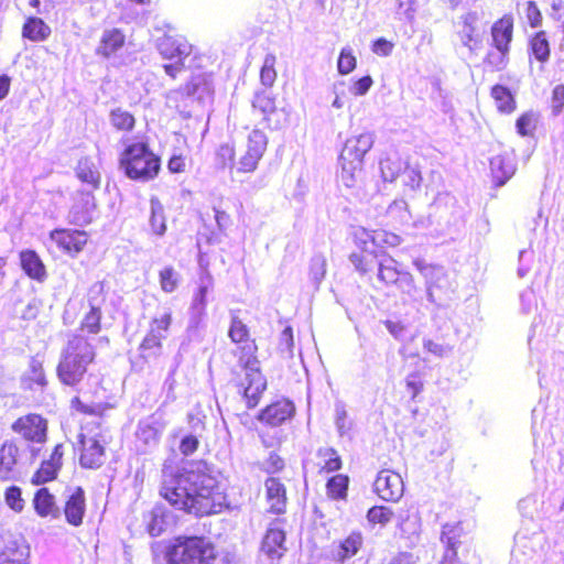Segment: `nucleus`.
Wrapping results in <instances>:
<instances>
[{
    "instance_id": "obj_17",
    "label": "nucleus",
    "mask_w": 564,
    "mask_h": 564,
    "mask_svg": "<svg viewBox=\"0 0 564 564\" xmlns=\"http://www.w3.org/2000/svg\"><path fill=\"white\" fill-rule=\"evenodd\" d=\"M295 411V405L291 400L281 398L264 406L258 413L257 420L267 426L278 427L290 421L294 416Z\"/></svg>"
},
{
    "instance_id": "obj_5",
    "label": "nucleus",
    "mask_w": 564,
    "mask_h": 564,
    "mask_svg": "<svg viewBox=\"0 0 564 564\" xmlns=\"http://www.w3.org/2000/svg\"><path fill=\"white\" fill-rule=\"evenodd\" d=\"M218 557L216 544L205 535L178 534L164 547L166 564H215Z\"/></svg>"
},
{
    "instance_id": "obj_44",
    "label": "nucleus",
    "mask_w": 564,
    "mask_h": 564,
    "mask_svg": "<svg viewBox=\"0 0 564 564\" xmlns=\"http://www.w3.org/2000/svg\"><path fill=\"white\" fill-rule=\"evenodd\" d=\"M215 163L217 166L225 169L227 166L235 170L236 165V149L234 143H221L214 153Z\"/></svg>"
},
{
    "instance_id": "obj_10",
    "label": "nucleus",
    "mask_w": 564,
    "mask_h": 564,
    "mask_svg": "<svg viewBox=\"0 0 564 564\" xmlns=\"http://www.w3.org/2000/svg\"><path fill=\"white\" fill-rule=\"evenodd\" d=\"M268 147L267 135L259 129H253L247 137V140L240 150L235 171L238 174L253 173L258 166Z\"/></svg>"
},
{
    "instance_id": "obj_11",
    "label": "nucleus",
    "mask_w": 564,
    "mask_h": 564,
    "mask_svg": "<svg viewBox=\"0 0 564 564\" xmlns=\"http://www.w3.org/2000/svg\"><path fill=\"white\" fill-rule=\"evenodd\" d=\"M371 147L372 139L369 134H359L347 139L339 155L343 173H346L349 178H354L356 172L362 170L364 158Z\"/></svg>"
},
{
    "instance_id": "obj_23",
    "label": "nucleus",
    "mask_w": 564,
    "mask_h": 564,
    "mask_svg": "<svg viewBox=\"0 0 564 564\" xmlns=\"http://www.w3.org/2000/svg\"><path fill=\"white\" fill-rule=\"evenodd\" d=\"M364 535L358 530H352L345 538L340 539L333 547V560L337 563H345L356 556L364 546Z\"/></svg>"
},
{
    "instance_id": "obj_32",
    "label": "nucleus",
    "mask_w": 564,
    "mask_h": 564,
    "mask_svg": "<svg viewBox=\"0 0 564 564\" xmlns=\"http://www.w3.org/2000/svg\"><path fill=\"white\" fill-rule=\"evenodd\" d=\"M315 466L319 475L336 473L343 467V459L334 447H321L315 454Z\"/></svg>"
},
{
    "instance_id": "obj_54",
    "label": "nucleus",
    "mask_w": 564,
    "mask_h": 564,
    "mask_svg": "<svg viewBox=\"0 0 564 564\" xmlns=\"http://www.w3.org/2000/svg\"><path fill=\"white\" fill-rule=\"evenodd\" d=\"M550 108L554 116H558L564 110V84L555 85L551 93Z\"/></svg>"
},
{
    "instance_id": "obj_31",
    "label": "nucleus",
    "mask_w": 564,
    "mask_h": 564,
    "mask_svg": "<svg viewBox=\"0 0 564 564\" xmlns=\"http://www.w3.org/2000/svg\"><path fill=\"white\" fill-rule=\"evenodd\" d=\"M32 505L35 513L41 518H57L59 509L54 495L46 487L39 488L33 496Z\"/></svg>"
},
{
    "instance_id": "obj_25",
    "label": "nucleus",
    "mask_w": 564,
    "mask_h": 564,
    "mask_svg": "<svg viewBox=\"0 0 564 564\" xmlns=\"http://www.w3.org/2000/svg\"><path fill=\"white\" fill-rule=\"evenodd\" d=\"M63 512L68 524L73 527H79L83 524L86 513V496L82 487H76L67 497Z\"/></svg>"
},
{
    "instance_id": "obj_57",
    "label": "nucleus",
    "mask_w": 564,
    "mask_h": 564,
    "mask_svg": "<svg viewBox=\"0 0 564 564\" xmlns=\"http://www.w3.org/2000/svg\"><path fill=\"white\" fill-rule=\"evenodd\" d=\"M476 21V17L474 14H467L464 18V42L466 45H469L470 42H477L478 33L476 31V28L474 26V23Z\"/></svg>"
},
{
    "instance_id": "obj_26",
    "label": "nucleus",
    "mask_w": 564,
    "mask_h": 564,
    "mask_svg": "<svg viewBox=\"0 0 564 564\" xmlns=\"http://www.w3.org/2000/svg\"><path fill=\"white\" fill-rule=\"evenodd\" d=\"M514 32V18L511 13H506L497 19L491 28V44L490 46H500L511 50Z\"/></svg>"
},
{
    "instance_id": "obj_56",
    "label": "nucleus",
    "mask_w": 564,
    "mask_h": 564,
    "mask_svg": "<svg viewBox=\"0 0 564 564\" xmlns=\"http://www.w3.org/2000/svg\"><path fill=\"white\" fill-rule=\"evenodd\" d=\"M30 370L32 376L29 377L30 386L35 383L37 386L44 387L46 386V376L44 372L43 365L40 361L32 360L30 365Z\"/></svg>"
},
{
    "instance_id": "obj_58",
    "label": "nucleus",
    "mask_w": 564,
    "mask_h": 564,
    "mask_svg": "<svg viewBox=\"0 0 564 564\" xmlns=\"http://www.w3.org/2000/svg\"><path fill=\"white\" fill-rule=\"evenodd\" d=\"M293 347V329L291 326H286L279 336V348L282 352L292 354Z\"/></svg>"
},
{
    "instance_id": "obj_8",
    "label": "nucleus",
    "mask_w": 564,
    "mask_h": 564,
    "mask_svg": "<svg viewBox=\"0 0 564 564\" xmlns=\"http://www.w3.org/2000/svg\"><path fill=\"white\" fill-rule=\"evenodd\" d=\"M376 264L378 281L386 288L393 286L404 294H411L415 290L412 274L393 257L383 256L379 261L376 259Z\"/></svg>"
},
{
    "instance_id": "obj_4",
    "label": "nucleus",
    "mask_w": 564,
    "mask_h": 564,
    "mask_svg": "<svg viewBox=\"0 0 564 564\" xmlns=\"http://www.w3.org/2000/svg\"><path fill=\"white\" fill-rule=\"evenodd\" d=\"M96 359V350L88 337L74 334L65 345L56 367L59 381L68 387H78Z\"/></svg>"
},
{
    "instance_id": "obj_35",
    "label": "nucleus",
    "mask_w": 564,
    "mask_h": 564,
    "mask_svg": "<svg viewBox=\"0 0 564 564\" xmlns=\"http://www.w3.org/2000/svg\"><path fill=\"white\" fill-rule=\"evenodd\" d=\"M126 42V36L119 29H111L105 31L102 34L99 45L97 47V54L102 57L112 56L118 50H120Z\"/></svg>"
},
{
    "instance_id": "obj_19",
    "label": "nucleus",
    "mask_w": 564,
    "mask_h": 564,
    "mask_svg": "<svg viewBox=\"0 0 564 564\" xmlns=\"http://www.w3.org/2000/svg\"><path fill=\"white\" fill-rule=\"evenodd\" d=\"M252 109L262 116L268 128L275 129L281 126L283 110L276 106L275 97L267 91H257L252 99Z\"/></svg>"
},
{
    "instance_id": "obj_2",
    "label": "nucleus",
    "mask_w": 564,
    "mask_h": 564,
    "mask_svg": "<svg viewBox=\"0 0 564 564\" xmlns=\"http://www.w3.org/2000/svg\"><path fill=\"white\" fill-rule=\"evenodd\" d=\"M228 337L235 345L232 355L241 371L238 387L247 408L253 409L260 403L267 390V378L258 357V345L251 337L248 326L238 316L231 317Z\"/></svg>"
},
{
    "instance_id": "obj_15",
    "label": "nucleus",
    "mask_w": 564,
    "mask_h": 564,
    "mask_svg": "<svg viewBox=\"0 0 564 564\" xmlns=\"http://www.w3.org/2000/svg\"><path fill=\"white\" fill-rule=\"evenodd\" d=\"M527 55L531 70H545L552 55L550 37L545 30H539L528 37Z\"/></svg>"
},
{
    "instance_id": "obj_6",
    "label": "nucleus",
    "mask_w": 564,
    "mask_h": 564,
    "mask_svg": "<svg viewBox=\"0 0 564 564\" xmlns=\"http://www.w3.org/2000/svg\"><path fill=\"white\" fill-rule=\"evenodd\" d=\"M118 162L119 167L131 181L149 182L161 171V159L152 150L147 137L126 143Z\"/></svg>"
},
{
    "instance_id": "obj_39",
    "label": "nucleus",
    "mask_w": 564,
    "mask_h": 564,
    "mask_svg": "<svg viewBox=\"0 0 564 564\" xmlns=\"http://www.w3.org/2000/svg\"><path fill=\"white\" fill-rule=\"evenodd\" d=\"M510 51L506 47L491 46L482 59L485 67L491 73L502 72L509 64Z\"/></svg>"
},
{
    "instance_id": "obj_28",
    "label": "nucleus",
    "mask_w": 564,
    "mask_h": 564,
    "mask_svg": "<svg viewBox=\"0 0 564 564\" xmlns=\"http://www.w3.org/2000/svg\"><path fill=\"white\" fill-rule=\"evenodd\" d=\"M261 551L270 558H281L286 551L285 532L282 528L270 525L262 539Z\"/></svg>"
},
{
    "instance_id": "obj_52",
    "label": "nucleus",
    "mask_w": 564,
    "mask_h": 564,
    "mask_svg": "<svg viewBox=\"0 0 564 564\" xmlns=\"http://www.w3.org/2000/svg\"><path fill=\"white\" fill-rule=\"evenodd\" d=\"M357 66V58L350 48H343L337 61V69L340 75L350 74Z\"/></svg>"
},
{
    "instance_id": "obj_22",
    "label": "nucleus",
    "mask_w": 564,
    "mask_h": 564,
    "mask_svg": "<svg viewBox=\"0 0 564 564\" xmlns=\"http://www.w3.org/2000/svg\"><path fill=\"white\" fill-rule=\"evenodd\" d=\"M268 512L284 514L288 507V492L285 485L278 477H268L264 481Z\"/></svg>"
},
{
    "instance_id": "obj_62",
    "label": "nucleus",
    "mask_w": 564,
    "mask_h": 564,
    "mask_svg": "<svg viewBox=\"0 0 564 564\" xmlns=\"http://www.w3.org/2000/svg\"><path fill=\"white\" fill-rule=\"evenodd\" d=\"M198 446H199V441L196 436L186 435L182 438V441L180 443V452L184 456H189L198 449Z\"/></svg>"
},
{
    "instance_id": "obj_50",
    "label": "nucleus",
    "mask_w": 564,
    "mask_h": 564,
    "mask_svg": "<svg viewBox=\"0 0 564 564\" xmlns=\"http://www.w3.org/2000/svg\"><path fill=\"white\" fill-rule=\"evenodd\" d=\"M172 324V313L166 312L161 316L153 317L150 322L148 333L165 338Z\"/></svg>"
},
{
    "instance_id": "obj_47",
    "label": "nucleus",
    "mask_w": 564,
    "mask_h": 564,
    "mask_svg": "<svg viewBox=\"0 0 564 564\" xmlns=\"http://www.w3.org/2000/svg\"><path fill=\"white\" fill-rule=\"evenodd\" d=\"M425 365H422L415 371L409 373L405 378V387L411 395V399H415L424 388L425 378Z\"/></svg>"
},
{
    "instance_id": "obj_18",
    "label": "nucleus",
    "mask_w": 564,
    "mask_h": 564,
    "mask_svg": "<svg viewBox=\"0 0 564 564\" xmlns=\"http://www.w3.org/2000/svg\"><path fill=\"white\" fill-rule=\"evenodd\" d=\"M64 445L56 444L50 457L43 459L37 469L32 474L30 482L33 486H42L57 479L63 466Z\"/></svg>"
},
{
    "instance_id": "obj_37",
    "label": "nucleus",
    "mask_w": 564,
    "mask_h": 564,
    "mask_svg": "<svg viewBox=\"0 0 564 564\" xmlns=\"http://www.w3.org/2000/svg\"><path fill=\"white\" fill-rule=\"evenodd\" d=\"M387 225L394 229L408 227L411 221V213L404 202H393L386 212Z\"/></svg>"
},
{
    "instance_id": "obj_43",
    "label": "nucleus",
    "mask_w": 564,
    "mask_h": 564,
    "mask_svg": "<svg viewBox=\"0 0 564 564\" xmlns=\"http://www.w3.org/2000/svg\"><path fill=\"white\" fill-rule=\"evenodd\" d=\"M394 512L390 507L383 505L372 506L368 509L366 518L371 527H387L393 519Z\"/></svg>"
},
{
    "instance_id": "obj_27",
    "label": "nucleus",
    "mask_w": 564,
    "mask_h": 564,
    "mask_svg": "<svg viewBox=\"0 0 564 564\" xmlns=\"http://www.w3.org/2000/svg\"><path fill=\"white\" fill-rule=\"evenodd\" d=\"M489 95L499 115L510 116L517 110L516 94L506 85L494 84L490 87Z\"/></svg>"
},
{
    "instance_id": "obj_41",
    "label": "nucleus",
    "mask_w": 564,
    "mask_h": 564,
    "mask_svg": "<svg viewBox=\"0 0 564 564\" xmlns=\"http://www.w3.org/2000/svg\"><path fill=\"white\" fill-rule=\"evenodd\" d=\"M76 176L83 183H87L93 189H97L100 186V173L88 159L78 161L76 166Z\"/></svg>"
},
{
    "instance_id": "obj_63",
    "label": "nucleus",
    "mask_w": 564,
    "mask_h": 564,
    "mask_svg": "<svg viewBox=\"0 0 564 564\" xmlns=\"http://www.w3.org/2000/svg\"><path fill=\"white\" fill-rule=\"evenodd\" d=\"M167 170L173 174L184 173L186 170V156L173 154L167 161Z\"/></svg>"
},
{
    "instance_id": "obj_61",
    "label": "nucleus",
    "mask_w": 564,
    "mask_h": 564,
    "mask_svg": "<svg viewBox=\"0 0 564 564\" xmlns=\"http://www.w3.org/2000/svg\"><path fill=\"white\" fill-rule=\"evenodd\" d=\"M210 284L199 285L193 296V308L195 311H204L207 304V293L209 291Z\"/></svg>"
},
{
    "instance_id": "obj_53",
    "label": "nucleus",
    "mask_w": 564,
    "mask_h": 564,
    "mask_svg": "<svg viewBox=\"0 0 564 564\" xmlns=\"http://www.w3.org/2000/svg\"><path fill=\"white\" fill-rule=\"evenodd\" d=\"M524 12L530 28L536 29L542 25L543 15L535 1L529 0L525 4Z\"/></svg>"
},
{
    "instance_id": "obj_38",
    "label": "nucleus",
    "mask_w": 564,
    "mask_h": 564,
    "mask_svg": "<svg viewBox=\"0 0 564 564\" xmlns=\"http://www.w3.org/2000/svg\"><path fill=\"white\" fill-rule=\"evenodd\" d=\"M514 174V167L505 158L498 155L490 160V175L495 187L505 185Z\"/></svg>"
},
{
    "instance_id": "obj_16",
    "label": "nucleus",
    "mask_w": 564,
    "mask_h": 564,
    "mask_svg": "<svg viewBox=\"0 0 564 564\" xmlns=\"http://www.w3.org/2000/svg\"><path fill=\"white\" fill-rule=\"evenodd\" d=\"M460 523H446L442 528L441 542L444 544V554L441 564H468L466 555L458 556L457 547L463 535Z\"/></svg>"
},
{
    "instance_id": "obj_12",
    "label": "nucleus",
    "mask_w": 564,
    "mask_h": 564,
    "mask_svg": "<svg viewBox=\"0 0 564 564\" xmlns=\"http://www.w3.org/2000/svg\"><path fill=\"white\" fill-rule=\"evenodd\" d=\"M107 299V291L104 282L94 283L87 291L89 311L83 316L79 329L89 335H97L102 329L101 305Z\"/></svg>"
},
{
    "instance_id": "obj_40",
    "label": "nucleus",
    "mask_w": 564,
    "mask_h": 564,
    "mask_svg": "<svg viewBox=\"0 0 564 564\" xmlns=\"http://www.w3.org/2000/svg\"><path fill=\"white\" fill-rule=\"evenodd\" d=\"M163 339L164 338L160 336L147 332L145 336L139 345L140 358L144 361H149L150 359L159 357L162 352Z\"/></svg>"
},
{
    "instance_id": "obj_33",
    "label": "nucleus",
    "mask_w": 564,
    "mask_h": 564,
    "mask_svg": "<svg viewBox=\"0 0 564 564\" xmlns=\"http://www.w3.org/2000/svg\"><path fill=\"white\" fill-rule=\"evenodd\" d=\"M52 34L51 26L39 17H28L22 25L21 35L31 42H44Z\"/></svg>"
},
{
    "instance_id": "obj_7",
    "label": "nucleus",
    "mask_w": 564,
    "mask_h": 564,
    "mask_svg": "<svg viewBox=\"0 0 564 564\" xmlns=\"http://www.w3.org/2000/svg\"><path fill=\"white\" fill-rule=\"evenodd\" d=\"M158 48L163 58L171 61L163 66L165 73L172 78L186 68L185 61L192 56L189 68L202 69L204 65L202 61L205 56L198 52H194L193 44L183 34L175 32H166L160 39Z\"/></svg>"
},
{
    "instance_id": "obj_21",
    "label": "nucleus",
    "mask_w": 564,
    "mask_h": 564,
    "mask_svg": "<svg viewBox=\"0 0 564 564\" xmlns=\"http://www.w3.org/2000/svg\"><path fill=\"white\" fill-rule=\"evenodd\" d=\"M375 491L384 501H397L403 494V481L399 474L381 470L375 480Z\"/></svg>"
},
{
    "instance_id": "obj_30",
    "label": "nucleus",
    "mask_w": 564,
    "mask_h": 564,
    "mask_svg": "<svg viewBox=\"0 0 564 564\" xmlns=\"http://www.w3.org/2000/svg\"><path fill=\"white\" fill-rule=\"evenodd\" d=\"M29 556V546L22 540H8L0 550V564H28Z\"/></svg>"
},
{
    "instance_id": "obj_3",
    "label": "nucleus",
    "mask_w": 564,
    "mask_h": 564,
    "mask_svg": "<svg viewBox=\"0 0 564 564\" xmlns=\"http://www.w3.org/2000/svg\"><path fill=\"white\" fill-rule=\"evenodd\" d=\"M350 240L355 249L350 252L349 260L361 275L373 271L378 258L377 251L370 250L369 245L383 252L399 247L403 241L399 234L386 229L368 230L361 226L351 228Z\"/></svg>"
},
{
    "instance_id": "obj_55",
    "label": "nucleus",
    "mask_w": 564,
    "mask_h": 564,
    "mask_svg": "<svg viewBox=\"0 0 564 564\" xmlns=\"http://www.w3.org/2000/svg\"><path fill=\"white\" fill-rule=\"evenodd\" d=\"M285 468V460L278 453L272 452L269 454L263 463L262 470L268 475L281 473Z\"/></svg>"
},
{
    "instance_id": "obj_36",
    "label": "nucleus",
    "mask_w": 564,
    "mask_h": 564,
    "mask_svg": "<svg viewBox=\"0 0 564 564\" xmlns=\"http://www.w3.org/2000/svg\"><path fill=\"white\" fill-rule=\"evenodd\" d=\"M184 93L191 97L203 99L205 96H213L212 74L204 73L193 76L183 87Z\"/></svg>"
},
{
    "instance_id": "obj_34",
    "label": "nucleus",
    "mask_w": 564,
    "mask_h": 564,
    "mask_svg": "<svg viewBox=\"0 0 564 564\" xmlns=\"http://www.w3.org/2000/svg\"><path fill=\"white\" fill-rule=\"evenodd\" d=\"M350 478L346 474H335L327 478L325 484V492L328 499L333 501H346Z\"/></svg>"
},
{
    "instance_id": "obj_59",
    "label": "nucleus",
    "mask_w": 564,
    "mask_h": 564,
    "mask_svg": "<svg viewBox=\"0 0 564 564\" xmlns=\"http://www.w3.org/2000/svg\"><path fill=\"white\" fill-rule=\"evenodd\" d=\"M72 408L83 414H93L97 416L102 415V409L100 405L97 406H90L88 404H85L79 397H74L70 401Z\"/></svg>"
},
{
    "instance_id": "obj_24",
    "label": "nucleus",
    "mask_w": 564,
    "mask_h": 564,
    "mask_svg": "<svg viewBox=\"0 0 564 564\" xmlns=\"http://www.w3.org/2000/svg\"><path fill=\"white\" fill-rule=\"evenodd\" d=\"M20 454V447L15 440H7L0 445L1 481H8L14 478Z\"/></svg>"
},
{
    "instance_id": "obj_20",
    "label": "nucleus",
    "mask_w": 564,
    "mask_h": 564,
    "mask_svg": "<svg viewBox=\"0 0 564 564\" xmlns=\"http://www.w3.org/2000/svg\"><path fill=\"white\" fill-rule=\"evenodd\" d=\"M79 464L86 469H97L101 467L106 459V448L99 440L79 434Z\"/></svg>"
},
{
    "instance_id": "obj_42",
    "label": "nucleus",
    "mask_w": 564,
    "mask_h": 564,
    "mask_svg": "<svg viewBox=\"0 0 564 564\" xmlns=\"http://www.w3.org/2000/svg\"><path fill=\"white\" fill-rule=\"evenodd\" d=\"M111 126L119 132H131L137 123L134 116L120 107L115 108L109 113Z\"/></svg>"
},
{
    "instance_id": "obj_49",
    "label": "nucleus",
    "mask_w": 564,
    "mask_h": 564,
    "mask_svg": "<svg viewBox=\"0 0 564 564\" xmlns=\"http://www.w3.org/2000/svg\"><path fill=\"white\" fill-rule=\"evenodd\" d=\"M4 501L7 506L17 513L22 512L25 506L21 488L15 485H12L4 490Z\"/></svg>"
},
{
    "instance_id": "obj_9",
    "label": "nucleus",
    "mask_w": 564,
    "mask_h": 564,
    "mask_svg": "<svg viewBox=\"0 0 564 564\" xmlns=\"http://www.w3.org/2000/svg\"><path fill=\"white\" fill-rule=\"evenodd\" d=\"M380 171L384 181L398 182L401 188L406 192L417 189L422 184L421 172L400 158H386L380 162Z\"/></svg>"
},
{
    "instance_id": "obj_48",
    "label": "nucleus",
    "mask_w": 564,
    "mask_h": 564,
    "mask_svg": "<svg viewBox=\"0 0 564 564\" xmlns=\"http://www.w3.org/2000/svg\"><path fill=\"white\" fill-rule=\"evenodd\" d=\"M161 290L165 293L174 292L178 286V274L172 267H164L159 271Z\"/></svg>"
},
{
    "instance_id": "obj_45",
    "label": "nucleus",
    "mask_w": 564,
    "mask_h": 564,
    "mask_svg": "<svg viewBox=\"0 0 564 564\" xmlns=\"http://www.w3.org/2000/svg\"><path fill=\"white\" fill-rule=\"evenodd\" d=\"M538 127V116L533 111L522 112L516 120L517 133L520 137H533Z\"/></svg>"
},
{
    "instance_id": "obj_51",
    "label": "nucleus",
    "mask_w": 564,
    "mask_h": 564,
    "mask_svg": "<svg viewBox=\"0 0 564 564\" xmlns=\"http://www.w3.org/2000/svg\"><path fill=\"white\" fill-rule=\"evenodd\" d=\"M150 226L152 232L156 236H162L166 231L163 209L158 203L151 206Z\"/></svg>"
},
{
    "instance_id": "obj_46",
    "label": "nucleus",
    "mask_w": 564,
    "mask_h": 564,
    "mask_svg": "<svg viewBox=\"0 0 564 564\" xmlns=\"http://www.w3.org/2000/svg\"><path fill=\"white\" fill-rule=\"evenodd\" d=\"M275 65L276 56L274 54H267L260 68V82L268 88H271L278 78Z\"/></svg>"
},
{
    "instance_id": "obj_14",
    "label": "nucleus",
    "mask_w": 564,
    "mask_h": 564,
    "mask_svg": "<svg viewBox=\"0 0 564 564\" xmlns=\"http://www.w3.org/2000/svg\"><path fill=\"white\" fill-rule=\"evenodd\" d=\"M11 430L30 443H45L47 440V420L37 413L19 416L11 424Z\"/></svg>"
},
{
    "instance_id": "obj_29",
    "label": "nucleus",
    "mask_w": 564,
    "mask_h": 564,
    "mask_svg": "<svg viewBox=\"0 0 564 564\" xmlns=\"http://www.w3.org/2000/svg\"><path fill=\"white\" fill-rule=\"evenodd\" d=\"M20 265L23 272L32 280L43 282L47 278L44 262L32 249H25L19 253Z\"/></svg>"
},
{
    "instance_id": "obj_64",
    "label": "nucleus",
    "mask_w": 564,
    "mask_h": 564,
    "mask_svg": "<svg viewBox=\"0 0 564 564\" xmlns=\"http://www.w3.org/2000/svg\"><path fill=\"white\" fill-rule=\"evenodd\" d=\"M425 350L436 356H444L448 350L452 349L449 344L446 343H437L433 339H426L423 344Z\"/></svg>"
},
{
    "instance_id": "obj_60",
    "label": "nucleus",
    "mask_w": 564,
    "mask_h": 564,
    "mask_svg": "<svg viewBox=\"0 0 564 564\" xmlns=\"http://www.w3.org/2000/svg\"><path fill=\"white\" fill-rule=\"evenodd\" d=\"M393 47H394L393 42H391L384 37H379L372 42L371 51L373 54L384 57V56H389L392 53Z\"/></svg>"
},
{
    "instance_id": "obj_13",
    "label": "nucleus",
    "mask_w": 564,
    "mask_h": 564,
    "mask_svg": "<svg viewBox=\"0 0 564 564\" xmlns=\"http://www.w3.org/2000/svg\"><path fill=\"white\" fill-rule=\"evenodd\" d=\"M48 236L62 253L72 258L84 251L89 241V234L80 229L55 228Z\"/></svg>"
},
{
    "instance_id": "obj_1",
    "label": "nucleus",
    "mask_w": 564,
    "mask_h": 564,
    "mask_svg": "<svg viewBox=\"0 0 564 564\" xmlns=\"http://www.w3.org/2000/svg\"><path fill=\"white\" fill-rule=\"evenodd\" d=\"M159 494L173 509L205 518L229 509L227 494L205 467L163 470Z\"/></svg>"
}]
</instances>
